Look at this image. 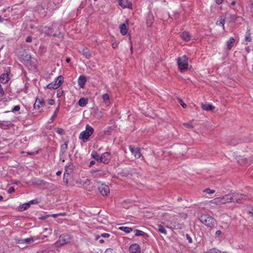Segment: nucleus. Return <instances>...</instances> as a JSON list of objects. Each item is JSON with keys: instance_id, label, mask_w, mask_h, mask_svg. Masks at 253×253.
Returning a JSON list of instances; mask_svg holds the SVG:
<instances>
[{"instance_id": "ddd939ff", "label": "nucleus", "mask_w": 253, "mask_h": 253, "mask_svg": "<svg viewBox=\"0 0 253 253\" xmlns=\"http://www.w3.org/2000/svg\"><path fill=\"white\" fill-rule=\"evenodd\" d=\"M220 200L221 201V204H225L228 203H232V198L231 197L230 194H226L221 197H219Z\"/></svg>"}, {"instance_id": "cd10ccee", "label": "nucleus", "mask_w": 253, "mask_h": 253, "mask_svg": "<svg viewBox=\"0 0 253 253\" xmlns=\"http://www.w3.org/2000/svg\"><path fill=\"white\" fill-rule=\"evenodd\" d=\"M119 230L124 231L126 233H129L132 231V229L130 227L121 226L119 227Z\"/></svg>"}, {"instance_id": "052dcab7", "label": "nucleus", "mask_w": 253, "mask_h": 253, "mask_svg": "<svg viewBox=\"0 0 253 253\" xmlns=\"http://www.w3.org/2000/svg\"><path fill=\"white\" fill-rule=\"evenodd\" d=\"M66 213L65 212H60V213H58V215L59 216H66Z\"/></svg>"}, {"instance_id": "f3484780", "label": "nucleus", "mask_w": 253, "mask_h": 253, "mask_svg": "<svg viewBox=\"0 0 253 253\" xmlns=\"http://www.w3.org/2000/svg\"><path fill=\"white\" fill-rule=\"evenodd\" d=\"M180 37L185 42H188L191 39V36L190 33L187 31H184L180 34Z\"/></svg>"}, {"instance_id": "a878e982", "label": "nucleus", "mask_w": 253, "mask_h": 253, "mask_svg": "<svg viewBox=\"0 0 253 253\" xmlns=\"http://www.w3.org/2000/svg\"><path fill=\"white\" fill-rule=\"evenodd\" d=\"M88 103V99L87 98H81L79 102H78V104L81 107H84L86 105V104H87Z\"/></svg>"}, {"instance_id": "680f3d73", "label": "nucleus", "mask_w": 253, "mask_h": 253, "mask_svg": "<svg viewBox=\"0 0 253 253\" xmlns=\"http://www.w3.org/2000/svg\"><path fill=\"white\" fill-rule=\"evenodd\" d=\"M236 1L234 0V1H233L230 3V4L229 6V7H231L232 5H233V6L235 5L236 4Z\"/></svg>"}, {"instance_id": "2f4dec72", "label": "nucleus", "mask_w": 253, "mask_h": 253, "mask_svg": "<svg viewBox=\"0 0 253 253\" xmlns=\"http://www.w3.org/2000/svg\"><path fill=\"white\" fill-rule=\"evenodd\" d=\"M164 227H166L167 228H173V229H177L180 228L179 225L176 227L175 225L174 226H170L168 224H167L166 222H161V223Z\"/></svg>"}, {"instance_id": "bb28decb", "label": "nucleus", "mask_w": 253, "mask_h": 253, "mask_svg": "<svg viewBox=\"0 0 253 253\" xmlns=\"http://www.w3.org/2000/svg\"><path fill=\"white\" fill-rule=\"evenodd\" d=\"M157 227H158V231L159 232L163 233L165 235H166L167 234V230H166L165 227L162 224H158Z\"/></svg>"}, {"instance_id": "5fc2aeb1", "label": "nucleus", "mask_w": 253, "mask_h": 253, "mask_svg": "<svg viewBox=\"0 0 253 253\" xmlns=\"http://www.w3.org/2000/svg\"><path fill=\"white\" fill-rule=\"evenodd\" d=\"M215 0V3L217 4H220L222 3L223 0Z\"/></svg>"}, {"instance_id": "58836bf2", "label": "nucleus", "mask_w": 253, "mask_h": 253, "mask_svg": "<svg viewBox=\"0 0 253 253\" xmlns=\"http://www.w3.org/2000/svg\"><path fill=\"white\" fill-rule=\"evenodd\" d=\"M224 24H225V19H220L218 21H217V24H221L223 28L224 29Z\"/></svg>"}, {"instance_id": "c9c22d12", "label": "nucleus", "mask_w": 253, "mask_h": 253, "mask_svg": "<svg viewBox=\"0 0 253 253\" xmlns=\"http://www.w3.org/2000/svg\"><path fill=\"white\" fill-rule=\"evenodd\" d=\"M55 131L58 134L62 135L64 133V130L61 128L56 127L55 128Z\"/></svg>"}, {"instance_id": "20e7f679", "label": "nucleus", "mask_w": 253, "mask_h": 253, "mask_svg": "<svg viewBox=\"0 0 253 253\" xmlns=\"http://www.w3.org/2000/svg\"><path fill=\"white\" fill-rule=\"evenodd\" d=\"M72 238L68 234H63L60 236L59 239L54 245L56 247H59L71 242Z\"/></svg>"}, {"instance_id": "de8ad7c7", "label": "nucleus", "mask_w": 253, "mask_h": 253, "mask_svg": "<svg viewBox=\"0 0 253 253\" xmlns=\"http://www.w3.org/2000/svg\"><path fill=\"white\" fill-rule=\"evenodd\" d=\"M68 176H63V181L66 185H67L68 184Z\"/></svg>"}, {"instance_id": "79ce46f5", "label": "nucleus", "mask_w": 253, "mask_h": 253, "mask_svg": "<svg viewBox=\"0 0 253 253\" xmlns=\"http://www.w3.org/2000/svg\"><path fill=\"white\" fill-rule=\"evenodd\" d=\"M101 237L105 238H108L110 237V235L109 233H104L101 234Z\"/></svg>"}, {"instance_id": "473e14b6", "label": "nucleus", "mask_w": 253, "mask_h": 253, "mask_svg": "<svg viewBox=\"0 0 253 253\" xmlns=\"http://www.w3.org/2000/svg\"><path fill=\"white\" fill-rule=\"evenodd\" d=\"M206 253H221V251L216 248H213L208 251Z\"/></svg>"}, {"instance_id": "72a5a7b5", "label": "nucleus", "mask_w": 253, "mask_h": 253, "mask_svg": "<svg viewBox=\"0 0 253 253\" xmlns=\"http://www.w3.org/2000/svg\"><path fill=\"white\" fill-rule=\"evenodd\" d=\"M221 234L222 232L220 230L216 231L214 235L215 238H218V240H220L221 237Z\"/></svg>"}, {"instance_id": "7c9ffc66", "label": "nucleus", "mask_w": 253, "mask_h": 253, "mask_svg": "<svg viewBox=\"0 0 253 253\" xmlns=\"http://www.w3.org/2000/svg\"><path fill=\"white\" fill-rule=\"evenodd\" d=\"M209 202L216 205H221L219 197L215 198L214 199L211 200Z\"/></svg>"}, {"instance_id": "aec40b11", "label": "nucleus", "mask_w": 253, "mask_h": 253, "mask_svg": "<svg viewBox=\"0 0 253 253\" xmlns=\"http://www.w3.org/2000/svg\"><path fill=\"white\" fill-rule=\"evenodd\" d=\"M68 141H66L63 144L61 145L59 154L60 156L64 155L68 149Z\"/></svg>"}, {"instance_id": "f03ea898", "label": "nucleus", "mask_w": 253, "mask_h": 253, "mask_svg": "<svg viewBox=\"0 0 253 253\" xmlns=\"http://www.w3.org/2000/svg\"><path fill=\"white\" fill-rule=\"evenodd\" d=\"M178 68L181 73H183L188 68V59L186 55H183L177 59Z\"/></svg>"}, {"instance_id": "338daca9", "label": "nucleus", "mask_w": 253, "mask_h": 253, "mask_svg": "<svg viewBox=\"0 0 253 253\" xmlns=\"http://www.w3.org/2000/svg\"><path fill=\"white\" fill-rule=\"evenodd\" d=\"M95 164V161H91L90 162V167H91L92 165Z\"/></svg>"}, {"instance_id": "39448f33", "label": "nucleus", "mask_w": 253, "mask_h": 253, "mask_svg": "<svg viewBox=\"0 0 253 253\" xmlns=\"http://www.w3.org/2000/svg\"><path fill=\"white\" fill-rule=\"evenodd\" d=\"M230 195L232 199L231 200L232 203L233 202L241 204L249 199L248 196L239 193H231Z\"/></svg>"}, {"instance_id": "a19ab883", "label": "nucleus", "mask_w": 253, "mask_h": 253, "mask_svg": "<svg viewBox=\"0 0 253 253\" xmlns=\"http://www.w3.org/2000/svg\"><path fill=\"white\" fill-rule=\"evenodd\" d=\"M239 163H240L241 165H246L247 164L246 159H242L241 160V161L239 160Z\"/></svg>"}, {"instance_id": "09e8293b", "label": "nucleus", "mask_w": 253, "mask_h": 253, "mask_svg": "<svg viewBox=\"0 0 253 253\" xmlns=\"http://www.w3.org/2000/svg\"><path fill=\"white\" fill-rule=\"evenodd\" d=\"M129 40L130 43V49L131 53H132V51H133V47H132V42L131 40V36L130 35L129 36Z\"/></svg>"}, {"instance_id": "c85d7f7f", "label": "nucleus", "mask_w": 253, "mask_h": 253, "mask_svg": "<svg viewBox=\"0 0 253 253\" xmlns=\"http://www.w3.org/2000/svg\"><path fill=\"white\" fill-rule=\"evenodd\" d=\"M91 156L94 159L96 160L97 162H100V156L96 151H93L92 152Z\"/></svg>"}, {"instance_id": "9d476101", "label": "nucleus", "mask_w": 253, "mask_h": 253, "mask_svg": "<svg viewBox=\"0 0 253 253\" xmlns=\"http://www.w3.org/2000/svg\"><path fill=\"white\" fill-rule=\"evenodd\" d=\"M119 5L123 8L132 9V4L128 0H117Z\"/></svg>"}, {"instance_id": "4c0bfd02", "label": "nucleus", "mask_w": 253, "mask_h": 253, "mask_svg": "<svg viewBox=\"0 0 253 253\" xmlns=\"http://www.w3.org/2000/svg\"><path fill=\"white\" fill-rule=\"evenodd\" d=\"M203 192L204 193H208L209 194H213L215 192V190H214L211 189L210 188H207V189H204L203 190Z\"/></svg>"}, {"instance_id": "393cba45", "label": "nucleus", "mask_w": 253, "mask_h": 253, "mask_svg": "<svg viewBox=\"0 0 253 253\" xmlns=\"http://www.w3.org/2000/svg\"><path fill=\"white\" fill-rule=\"evenodd\" d=\"M103 102L106 105H109L110 104V97L108 93L103 94L102 96Z\"/></svg>"}, {"instance_id": "f704fd0d", "label": "nucleus", "mask_w": 253, "mask_h": 253, "mask_svg": "<svg viewBox=\"0 0 253 253\" xmlns=\"http://www.w3.org/2000/svg\"><path fill=\"white\" fill-rule=\"evenodd\" d=\"M72 172V168H70V169H65V172L64 173V176H69Z\"/></svg>"}, {"instance_id": "e433bc0d", "label": "nucleus", "mask_w": 253, "mask_h": 253, "mask_svg": "<svg viewBox=\"0 0 253 253\" xmlns=\"http://www.w3.org/2000/svg\"><path fill=\"white\" fill-rule=\"evenodd\" d=\"M24 241L26 244H29L31 243L32 242H33L34 241V240L33 237H31L25 239L24 240Z\"/></svg>"}, {"instance_id": "6ab92c4d", "label": "nucleus", "mask_w": 253, "mask_h": 253, "mask_svg": "<svg viewBox=\"0 0 253 253\" xmlns=\"http://www.w3.org/2000/svg\"><path fill=\"white\" fill-rule=\"evenodd\" d=\"M9 76L7 73L2 74L0 76V84H6L9 81Z\"/></svg>"}, {"instance_id": "37998d69", "label": "nucleus", "mask_w": 253, "mask_h": 253, "mask_svg": "<svg viewBox=\"0 0 253 253\" xmlns=\"http://www.w3.org/2000/svg\"><path fill=\"white\" fill-rule=\"evenodd\" d=\"M20 107L19 105L15 106L12 109V112L18 111L20 110Z\"/></svg>"}, {"instance_id": "ea45409f", "label": "nucleus", "mask_w": 253, "mask_h": 253, "mask_svg": "<svg viewBox=\"0 0 253 253\" xmlns=\"http://www.w3.org/2000/svg\"><path fill=\"white\" fill-rule=\"evenodd\" d=\"M33 203H34V201L32 200L30 202V203H25V204H23V206L24 207V210H27V209H28L30 207V204H33Z\"/></svg>"}, {"instance_id": "0e129e2a", "label": "nucleus", "mask_w": 253, "mask_h": 253, "mask_svg": "<svg viewBox=\"0 0 253 253\" xmlns=\"http://www.w3.org/2000/svg\"><path fill=\"white\" fill-rule=\"evenodd\" d=\"M61 173H62V171L59 170V171H58L56 172V174L57 176H59L61 174Z\"/></svg>"}, {"instance_id": "b1692460", "label": "nucleus", "mask_w": 253, "mask_h": 253, "mask_svg": "<svg viewBox=\"0 0 253 253\" xmlns=\"http://www.w3.org/2000/svg\"><path fill=\"white\" fill-rule=\"evenodd\" d=\"M134 233L135 236H145L146 237H148V235L146 233L141 230L136 229L134 231Z\"/></svg>"}, {"instance_id": "4d7b16f0", "label": "nucleus", "mask_w": 253, "mask_h": 253, "mask_svg": "<svg viewBox=\"0 0 253 253\" xmlns=\"http://www.w3.org/2000/svg\"><path fill=\"white\" fill-rule=\"evenodd\" d=\"M5 123V122H4V121H3L1 123H0V125L1 126V127H3V126H10V123H9V124L8 126V125H5L4 124Z\"/></svg>"}, {"instance_id": "412c9836", "label": "nucleus", "mask_w": 253, "mask_h": 253, "mask_svg": "<svg viewBox=\"0 0 253 253\" xmlns=\"http://www.w3.org/2000/svg\"><path fill=\"white\" fill-rule=\"evenodd\" d=\"M235 40L233 37H230L226 42V45L227 48L230 50L233 47L234 43H235Z\"/></svg>"}, {"instance_id": "864d4df0", "label": "nucleus", "mask_w": 253, "mask_h": 253, "mask_svg": "<svg viewBox=\"0 0 253 253\" xmlns=\"http://www.w3.org/2000/svg\"><path fill=\"white\" fill-rule=\"evenodd\" d=\"M71 168L72 169H73V166L71 163H69L68 164L65 166V169H70V168Z\"/></svg>"}, {"instance_id": "9b49d317", "label": "nucleus", "mask_w": 253, "mask_h": 253, "mask_svg": "<svg viewBox=\"0 0 253 253\" xmlns=\"http://www.w3.org/2000/svg\"><path fill=\"white\" fill-rule=\"evenodd\" d=\"M98 189L103 196H107L110 193V189L108 185L102 184L99 187Z\"/></svg>"}, {"instance_id": "1a4fd4ad", "label": "nucleus", "mask_w": 253, "mask_h": 253, "mask_svg": "<svg viewBox=\"0 0 253 253\" xmlns=\"http://www.w3.org/2000/svg\"><path fill=\"white\" fill-rule=\"evenodd\" d=\"M109 152H105L103 153L100 156V162L105 164H107L109 163L111 157Z\"/></svg>"}, {"instance_id": "7ed1b4c3", "label": "nucleus", "mask_w": 253, "mask_h": 253, "mask_svg": "<svg viewBox=\"0 0 253 253\" xmlns=\"http://www.w3.org/2000/svg\"><path fill=\"white\" fill-rule=\"evenodd\" d=\"M93 132V128L89 125H87L85 126V129L80 133L79 137L84 142H86Z\"/></svg>"}, {"instance_id": "3c124183", "label": "nucleus", "mask_w": 253, "mask_h": 253, "mask_svg": "<svg viewBox=\"0 0 253 253\" xmlns=\"http://www.w3.org/2000/svg\"><path fill=\"white\" fill-rule=\"evenodd\" d=\"M89 180L87 178L83 180V184H88L89 183Z\"/></svg>"}, {"instance_id": "13d9d810", "label": "nucleus", "mask_w": 253, "mask_h": 253, "mask_svg": "<svg viewBox=\"0 0 253 253\" xmlns=\"http://www.w3.org/2000/svg\"><path fill=\"white\" fill-rule=\"evenodd\" d=\"M32 38L31 37H28L26 38V41L27 42H32Z\"/></svg>"}, {"instance_id": "c756f323", "label": "nucleus", "mask_w": 253, "mask_h": 253, "mask_svg": "<svg viewBox=\"0 0 253 253\" xmlns=\"http://www.w3.org/2000/svg\"><path fill=\"white\" fill-rule=\"evenodd\" d=\"M245 40L247 42H251L252 41V38L251 37V34L250 33V30H248L246 32V35H245Z\"/></svg>"}, {"instance_id": "423d86ee", "label": "nucleus", "mask_w": 253, "mask_h": 253, "mask_svg": "<svg viewBox=\"0 0 253 253\" xmlns=\"http://www.w3.org/2000/svg\"><path fill=\"white\" fill-rule=\"evenodd\" d=\"M63 79L64 78L62 76L60 75L58 76V77H57L55 81L48 84L46 86V88L50 89H57L61 85L63 82Z\"/></svg>"}, {"instance_id": "f257e3e1", "label": "nucleus", "mask_w": 253, "mask_h": 253, "mask_svg": "<svg viewBox=\"0 0 253 253\" xmlns=\"http://www.w3.org/2000/svg\"><path fill=\"white\" fill-rule=\"evenodd\" d=\"M199 220L205 225L210 228H213L217 223L215 218L208 214H202Z\"/></svg>"}, {"instance_id": "6e6552de", "label": "nucleus", "mask_w": 253, "mask_h": 253, "mask_svg": "<svg viewBox=\"0 0 253 253\" xmlns=\"http://www.w3.org/2000/svg\"><path fill=\"white\" fill-rule=\"evenodd\" d=\"M44 101L42 98H37L34 104V108L35 110H40L44 106Z\"/></svg>"}, {"instance_id": "4468645a", "label": "nucleus", "mask_w": 253, "mask_h": 253, "mask_svg": "<svg viewBox=\"0 0 253 253\" xmlns=\"http://www.w3.org/2000/svg\"><path fill=\"white\" fill-rule=\"evenodd\" d=\"M243 18L236 14L230 15V22L241 24L243 21Z\"/></svg>"}, {"instance_id": "bf43d9fd", "label": "nucleus", "mask_w": 253, "mask_h": 253, "mask_svg": "<svg viewBox=\"0 0 253 253\" xmlns=\"http://www.w3.org/2000/svg\"><path fill=\"white\" fill-rule=\"evenodd\" d=\"M117 45H118V43H117V42H113V43H112V47H113V48H116V47H117Z\"/></svg>"}, {"instance_id": "69168bd1", "label": "nucleus", "mask_w": 253, "mask_h": 253, "mask_svg": "<svg viewBox=\"0 0 253 253\" xmlns=\"http://www.w3.org/2000/svg\"><path fill=\"white\" fill-rule=\"evenodd\" d=\"M51 216L53 217H56L58 216L59 215H58V213H56V214H52L51 215Z\"/></svg>"}, {"instance_id": "dca6fc26", "label": "nucleus", "mask_w": 253, "mask_h": 253, "mask_svg": "<svg viewBox=\"0 0 253 253\" xmlns=\"http://www.w3.org/2000/svg\"><path fill=\"white\" fill-rule=\"evenodd\" d=\"M128 24V22L126 21V23H123L120 25L119 28L120 29V32L121 34L123 36L126 35L128 32V28L127 27V25Z\"/></svg>"}, {"instance_id": "603ef678", "label": "nucleus", "mask_w": 253, "mask_h": 253, "mask_svg": "<svg viewBox=\"0 0 253 253\" xmlns=\"http://www.w3.org/2000/svg\"><path fill=\"white\" fill-rule=\"evenodd\" d=\"M230 144L233 146H235L237 144L236 140L233 139L230 142Z\"/></svg>"}, {"instance_id": "774afa93", "label": "nucleus", "mask_w": 253, "mask_h": 253, "mask_svg": "<svg viewBox=\"0 0 253 253\" xmlns=\"http://www.w3.org/2000/svg\"><path fill=\"white\" fill-rule=\"evenodd\" d=\"M101 235H96L95 236V240H99V239L101 237Z\"/></svg>"}, {"instance_id": "2eb2a0df", "label": "nucleus", "mask_w": 253, "mask_h": 253, "mask_svg": "<svg viewBox=\"0 0 253 253\" xmlns=\"http://www.w3.org/2000/svg\"><path fill=\"white\" fill-rule=\"evenodd\" d=\"M86 82V78L84 76L81 75L79 76L78 79V84L80 88H84Z\"/></svg>"}, {"instance_id": "4be33fe9", "label": "nucleus", "mask_w": 253, "mask_h": 253, "mask_svg": "<svg viewBox=\"0 0 253 253\" xmlns=\"http://www.w3.org/2000/svg\"><path fill=\"white\" fill-rule=\"evenodd\" d=\"M201 107L206 111H213L215 108L213 106L207 104H202Z\"/></svg>"}, {"instance_id": "c03bdc74", "label": "nucleus", "mask_w": 253, "mask_h": 253, "mask_svg": "<svg viewBox=\"0 0 253 253\" xmlns=\"http://www.w3.org/2000/svg\"><path fill=\"white\" fill-rule=\"evenodd\" d=\"M104 253H116L114 250L112 249H107Z\"/></svg>"}, {"instance_id": "0eeeda50", "label": "nucleus", "mask_w": 253, "mask_h": 253, "mask_svg": "<svg viewBox=\"0 0 253 253\" xmlns=\"http://www.w3.org/2000/svg\"><path fill=\"white\" fill-rule=\"evenodd\" d=\"M129 149L132 155L134 156L135 159H139L142 154L140 152V149L138 147H134L131 145L128 146Z\"/></svg>"}, {"instance_id": "5701e85b", "label": "nucleus", "mask_w": 253, "mask_h": 253, "mask_svg": "<svg viewBox=\"0 0 253 253\" xmlns=\"http://www.w3.org/2000/svg\"><path fill=\"white\" fill-rule=\"evenodd\" d=\"M82 54L87 59H89L91 56L89 50L87 48H84L82 50Z\"/></svg>"}, {"instance_id": "49530a36", "label": "nucleus", "mask_w": 253, "mask_h": 253, "mask_svg": "<svg viewBox=\"0 0 253 253\" xmlns=\"http://www.w3.org/2000/svg\"><path fill=\"white\" fill-rule=\"evenodd\" d=\"M8 193H12L15 192V189L13 187H10L7 191Z\"/></svg>"}, {"instance_id": "8fccbe9b", "label": "nucleus", "mask_w": 253, "mask_h": 253, "mask_svg": "<svg viewBox=\"0 0 253 253\" xmlns=\"http://www.w3.org/2000/svg\"><path fill=\"white\" fill-rule=\"evenodd\" d=\"M186 238L188 240L189 243H192V239L191 237L190 236V235H188V234H186Z\"/></svg>"}, {"instance_id": "a211bd4d", "label": "nucleus", "mask_w": 253, "mask_h": 253, "mask_svg": "<svg viewBox=\"0 0 253 253\" xmlns=\"http://www.w3.org/2000/svg\"><path fill=\"white\" fill-rule=\"evenodd\" d=\"M183 125L186 128H193L197 125V121L195 120H192L188 123H183Z\"/></svg>"}, {"instance_id": "6e6d98bb", "label": "nucleus", "mask_w": 253, "mask_h": 253, "mask_svg": "<svg viewBox=\"0 0 253 253\" xmlns=\"http://www.w3.org/2000/svg\"><path fill=\"white\" fill-rule=\"evenodd\" d=\"M55 103V101L53 100V99H49V101H48V103L50 104V105H53Z\"/></svg>"}, {"instance_id": "a18cd8bd", "label": "nucleus", "mask_w": 253, "mask_h": 253, "mask_svg": "<svg viewBox=\"0 0 253 253\" xmlns=\"http://www.w3.org/2000/svg\"><path fill=\"white\" fill-rule=\"evenodd\" d=\"M179 102L180 103L181 105L182 106L183 108H186L187 105L185 103H183L181 99H179Z\"/></svg>"}, {"instance_id": "f8f14e48", "label": "nucleus", "mask_w": 253, "mask_h": 253, "mask_svg": "<svg viewBox=\"0 0 253 253\" xmlns=\"http://www.w3.org/2000/svg\"><path fill=\"white\" fill-rule=\"evenodd\" d=\"M129 251L130 253H141V248L138 244L135 243L129 246Z\"/></svg>"}, {"instance_id": "e2e57ef3", "label": "nucleus", "mask_w": 253, "mask_h": 253, "mask_svg": "<svg viewBox=\"0 0 253 253\" xmlns=\"http://www.w3.org/2000/svg\"><path fill=\"white\" fill-rule=\"evenodd\" d=\"M76 183L78 184H83V180L80 179L79 180H77Z\"/></svg>"}]
</instances>
